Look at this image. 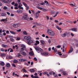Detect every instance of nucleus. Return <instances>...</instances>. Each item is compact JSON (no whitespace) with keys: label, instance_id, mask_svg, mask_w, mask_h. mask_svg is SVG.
<instances>
[{"label":"nucleus","instance_id":"obj_1","mask_svg":"<svg viewBox=\"0 0 78 78\" xmlns=\"http://www.w3.org/2000/svg\"><path fill=\"white\" fill-rule=\"evenodd\" d=\"M24 39L26 40H27V41H28L27 43L28 45H30L31 44V43H33V41H32L31 39V38L29 36H25L24 38ZM30 42L31 43H30Z\"/></svg>","mask_w":78,"mask_h":78},{"label":"nucleus","instance_id":"obj_2","mask_svg":"<svg viewBox=\"0 0 78 78\" xmlns=\"http://www.w3.org/2000/svg\"><path fill=\"white\" fill-rule=\"evenodd\" d=\"M47 33L49 35L51 36H55V32L50 29L48 30Z\"/></svg>","mask_w":78,"mask_h":78},{"label":"nucleus","instance_id":"obj_3","mask_svg":"<svg viewBox=\"0 0 78 78\" xmlns=\"http://www.w3.org/2000/svg\"><path fill=\"white\" fill-rule=\"evenodd\" d=\"M35 49L38 52V53H42L43 52V50H42L41 48H39L38 47L36 46L35 47Z\"/></svg>","mask_w":78,"mask_h":78},{"label":"nucleus","instance_id":"obj_4","mask_svg":"<svg viewBox=\"0 0 78 78\" xmlns=\"http://www.w3.org/2000/svg\"><path fill=\"white\" fill-rule=\"evenodd\" d=\"M23 18L24 19L26 20H28V19H29V17L28 16V15L27 14L24 15L23 16Z\"/></svg>","mask_w":78,"mask_h":78},{"label":"nucleus","instance_id":"obj_5","mask_svg":"<svg viewBox=\"0 0 78 78\" xmlns=\"http://www.w3.org/2000/svg\"><path fill=\"white\" fill-rule=\"evenodd\" d=\"M37 8L38 9H40V10H41L42 11H44V12H45L47 11V9H45L42 8V7H39V6L37 7Z\"/></svg>","mask_w":78,"mask_h":78},{"label":"nucleus","instance_id":"obj_6","mask_svg":"<svg viewBox=\"0 0 78 78\" xmlns=\"http://www.w3.org/2000/svg\"><path fill=\"white\" fill-rule=\"evenodd\" d=\"M23 5H24V6L26 7V8H26L27 10H28V9H29L30 8V7H29V6H28V5L26 4L25 2H23Z\"/></svg>","mask_w":78,"mask_h":78},{"label":"nucleus","instance_id":"obj_7","mask_svg":"<svg viewBox=\"0 0 78 78\" xmlns=\"http://www.w3.org/2000/svg\"><path fill=\"white\" fill-rule=\"evenodd\" d=\"M39 13H41V12H40V11H37L36 13V16H35L36 19H37L39 16Z\"/></svg>","mask_w":78,"mask_h":78},{"label":"nucleus","instance_id":"obj_8","mask_svg":"<svg viewBox=\"0 0 78 78\" xmlns=\"http://www.w3.org/2000/svg\"><path fill=\"white\" fill-rule=\"evenodd\" d=\"M20 53L22 54V55H23V56H27V54L26 53H25V52L23 51V50H21L20 51Z\"/></svg>","mask_w":78,"mask_h":78},{"label":"nucleus","instance_id":"obj_9","mask_svg":"<svg viewBox=\"0 0 78 78\" xmlns=\"http://www.w3.org/2000/svg\"><path fill=\"white\" fill-rule=\"evenodd\" d=\"M16 58H22V55L20 54V53H17V55H16Z\"/></svg>","mask_w":78,"mask_h":78},{"label":"nucleus","instance_id":"obj_10","mask_svg":"<svg viewBox=\"0 0 78 78\" xmlns=\"http://www.w3.org/2000/svg\"><path fill=\"white\" fill-rule=\"evenodd\" d=\"M41 53L42 55H44V56H47V55H48V53L47 52H44L43 53H42L41 52Z\"/></svg>","mask_w":78,"mask_h":78},{"label":"nucleus","instance_id":"obj_11","mask_svg":"<svg viewBox=\"0 0 78 78\" xmlns=\"http://www.w3.org/2000/svg\"><path fill=\"white\" fill-rule=\"evenodd\" d=\"M2 2H4V3H9L11 2L9 1L8 0L7 1L6 0H2Z\"/></svg>","mask_w":78,"mask_h":78},{"label":"nucleus","instance_id":"obj_12","mask_svg":"<svg viewBox=\"0 0 78 78\" xmlns=\"http://www.w3.org/2000/svg\"><path fill=\"white\" fill-rule=\"evenodd\" d=\"M17 12L19 14H20V13H22V12H23V10L20 9H18L17 10Z\"/></svg>","mask_w":78,"mask_h":78},{"label":"nucleus","instance_id":"obj_13","mask_svg":"<svg viewBox=\"0 0 78 78\" xmlns=\"http://www.w3.org/2000/svg\"><path fill=\"white\" fill-rule=\"evenodd\" d=\"M61 36L62 37H65L67 36V32H65L64 34H61Z\"/></svg>","mask_w":78,"mask_h":78},{"label":"nucleus","instance_id":"obj_14","mask_svg":"<svg viewBox=\"0 0 78 78\" xmlns=\"http://www.w3.org/2000/svg\"><path fill=\"white\" fill-rule=\"evenodd\" d=\"M29 54L30 56H33L34 55V52H33V51H31L29 52Z\"/></svg>","mask_w":78,"mask_h":78},{"label":"nucleus","instance_id":"obj_15","mask_svg":"<svg viewBox=\"0 0 78 78\" xmlns=\"http://www.w3.org/2000/svg\"><path fill=\"white\" fill-rule=\"evenodd\" d=\"M72 31H75V32H76L77 31V28H74L71 29Z\"/></svg>","mask_w":78,"mask_h":78},{"label":"nucleus","instance_id":"obj_16","mask_svg":"<svg viewBox=\"0 0 78 78\" xmlns=\"http://www.w3.org/2000/svg\"><path fill=\"white\" fill-rule=\"evenodd\" d=\"M73 48H72V47H71L70 48V50L68 53H72V51H73Z\"/></svg>","mask_w":78,"mask_h":78},{"label":"nucleus","instance_id":"obj_17","mask_svg":"<svg viewBox=\"0 0 78 78\" xmlns=\"http://www.w3.org/2000/svg\"><path fill=\"white\" fill-rule=\"evenodd\" d=\"M13 27H14V28H17L18 27V24H14L13 25Z\"/></svg>","mask_w":78,"mask_h":78},{"label":"nucleus","instance_id":"obj_18","mask_svg":"<svg viewBox=\"0 0 78 78\" xmlns=\"http://www.w3.org/2000/svg\"><path fill=\"white\" fill-rule=\"evenodd\" d=\"M31 77H32V78H40L38 76H34V75H31Z\"/></svg>","mask_w":78,"mask_h":78},{"label":"nucleus","instance_id":"obj_19","mask_svg":"<svg viewBox=\"0 0 78 78\" xmlns=\"http://www.w3.org/2000/svg\"><path fill=\"white\" fill-rule=\"evenodd\" d=\"M1 22H7V21H8V20H7V19H3L1 20Z\"/></svg>","mask_w":78,"mask_h":78},{"label":"nucleus","instance_id":"obj_20","mask_svg":"<svg viewBox=\"0 0 78 78\" xmlns=\"http://www.w3.org/2000/svg\"><path fill=\"white\" fill-rule=\"evenodd\" d=\"M2 47H4V48H8V46L5 45L4 44H2Z\"/></svg>","mask_w":78,"mask_h":78},{"label":"nucleus","instance_id":"obj_21","mask_svg":"<svg viewBox=\"0 0 78 78\" xmlns=\"http://www.w3.org/2000/svg\"><path fill=\"white\" fill-rule=\"evenodd\" d=\"M19 61H20V62H24V61H25L26 60L25 59H23V58L20 59H19Z\"/></svg>","mask_w":78,"mask_h":78},{"label":"nucleus","instance_id":"obj_22","mask_svg":"<svg viewBox=\"0 0 78 78\" xmlns=\"http://www.w3.org/2000/svg\"><path fill=\"white\" fill-rule=\"evenodd\" d=\"M40 42L43 45H44L45 44V41L43 40H41Z\"/></svg>","mask_w":78,"mask_h":78},{"label":"nucleus","instance_id":"obj_23","mask_svg":"<svg viewBox=\"0 0 78 78\" xmlns=\"http://www.w3.org/2000/svg\"><path fill=\"white\" fill-rule=\"evenodd\" d=\"M10 64L9 63H7L6 64V66L7 67H8V68L10 67Z\"/></svg>","mask_w":78,"mask_h":78},{"label":"nucleus","instance_id":"obj_24","mask_svg":"<svg viewBox=\"0 0 78 78\" xmlns=\"http://www.w3.org/2000/svg\"><path fill=\"white\" fill-rule=\"evenodd\" d=\"M20 5H19L18 6V8H19V9H23V7H21Z\"/></svg>","mask_w":78,"mask_h":78},{"label":"nucleus","instance_id":"obj_25","mask_svg":"<svg viewBox=\"0 0 78 78\" xmlns=\"http://www.w3.org/2000/svg\"><path fill=\"white\" fill-rule=\"evenodd\" d=\"M10 32L11 34H16V32L13 31H10Z\"/></svg>","mask_w":78,"mask_h":78},{"label":"nucleus","instance_id":"obj_26","mask_svg":"<svg viewBox=\"0 0 78 78\" xmlns=\"http://www.w3.org/2000/svg\"><path fill=\"white\" fill-rule=\"evenodd\" d=\"M30 72H35V70H34V69H31L30 70Z\"/></svg>","mask_w":78,"mask_h":78},{"label":"nucleus","instance_id":"obj_27","mask_svg":"<svg viewBox=\"0 0 78 78\" xmlns=\"http://www.w3.org/2000/svg\"><path fill=\"white\" fill-rule=\"evenodd\" d=\"M9 40L11 41V42H15V40L13 38H10Z\"/></svg>","mask_w":78,"mask_h":78},{"label":"nucleus","instance_id":"obj_28","mask_svg":"<svg viewBox=\"0 0 78 78\" xmlns=\"http://www.w3.org/2000/svg\"><path fill=\"white\" fill-rule=\"evenodd\" d=\"M0 64L1 66H4L5 65V63H4L3 62H1L0 63Z\"/></svg>","mask_w":78,"mask_h":78},{"label":"nucleus","instance_id":"obj_29","mask_svg":"<svg viewBox=\"0 0 78 78\" xmlns=\"http://www.w3.org/2000/svg\"><path fill=\"white\" fill-rule=\"evenodd\" d=\"M8 58L10 59H13V57L11 55H9Z\"/></svg>","mask_w":78,"mask_h":78},{"label":"nucleus","instance_id":"obj_30","mask_svg":"<svg viewBox=\"0 0 78 78\" xmlns=\"http://www.w3.org/2000/svg\"><path fill=\"white\" fill-rule=\"evenodd\" d=\"M17 62H18V61L17 60L15 59L13 61V63L16 64V63H17Z\"/></svg>","mask_w":78,"mask_h":78},{"label":"nucleus","instance_id":"obj_31","mask_svg":"<svg viewBox=\"0 0 78 78\" xmlns=\"http://www.w3.org/2000/svg\"><path fill=\"white\" fill-rule=\"evenodd\" d=\"M6 16V14L5 13H2L1 14L2 16Z\"/></svg>","mask_w":78,"mask_h":78},{"label":"nucleus","instance_id":"obj_32","mask_svg":"<svg viewBox=\"0 0 78 78\" xmlns=\"http://www.w3.org/2000/svg\"><path fill=\"white\" fill-rule=\"evenodd\" d=\"M21 47H23V48H26V46L24 44H23L21 45Z\"/></svg>","mask_w":78,"mask_h":78},{"label":"nucleus","instance_id":"obj_33","mask_svg":"<svg viewBox=\"0 0 78 78\" xmlns=\"http://www.w3.org/2000/svg\"><path fill=\"white\" fill-rule=\"evenodd\" d=\"M22 70L23 71H24V72H25V73H27V71H26V69H25L23 68Z\"/></svg>","mask_w":78,"mask_h":78},{"label":"nucleus","instance_id":"obj_34","mask_svg":"<svg viewBox=\"0 0 78 78\" xmlns=\"http://www.w3.org/2000/svg\"><path fill=\"white\" fill-rule=\"evenodd\" d=\"M63 75H64L65 76H66V75H67V73H66V72H64L63 73Z\"/></svg>","mask_w":78,"mask_h":78},{"label":"nucleus","instance_id":"obj_35","mask_svg":"<svg viewBox=\"0 0 78 78\" xmlns=\"http://www.w3.org/2000/svg\"><path fill=\"white\" fill-rule=\"evenodd\" d=\"M23 34H25L26 35H27V34H28L27 33V31H26L23 32Z\"/></svg>","mask_w":78,"mask_h":78},{"label":"nucleus","instance_id":"obj_36","mask_svg":"<svg viewBox=\"0 0 78 78\" xmlns=\"http://www.w3.org/2000/svg\"><path fill=\"white\" fill-rule=\"evenodd\" d=\"M39 5H45V3L44 2L40 3Z\"/></svg>","mask_w":78,"mask_h":78},{"label":"nucleus","instance_id":"obj_37","mask_svg":"<svg viewBox=\"0 0 78 78\" xmlns=\"http://www.w3.org/2000/svg\"><path fill=\"white\" fill-rule=\"evenodd\" d=\"M44 3H46V5H48V2L46 1H44Z\"/></svg>","mask_w":78,"mask_h":78},{"label":"nucleus","instance_id":"obj_38","mask_svg":"<svg viewBox=\"0 0 78 78\" xmlns=\"http://www.w3.org/2000/svg\"><path fill=\"white\" fill-rule=\"evenodd\" d=\"M58 54L59 56H62V54L61 53V52H58Z\"/></svg>","mask_w":78,"mask_h":78},{"label":"nucleus","instance_id":"obj_39","mask_svg":"<svg viewBox=\"0 0 78 78\" xmlns=\"http://www.w3.org/2000/svg\"><path fill=\"white\" fill-rule=\"evenodd\" d=\"M3 9H5V10H6V9H8V8L7 7L5 6L3 8Z\"/></svg>","mask_w":78,"mask_h":78},{"label":"nucleus","instance_id":"obj_40","mask_svg":"<svg viewBox=\"0 0 78 78\" xmlns=\"http://www.w3.org/2000/svg\"><path fill=\"white\" fill-rule=\"evenodd\" d=\"M36 43H37V44H39V43H40V42H39V41H37V40L36 41Z\"/></svg>","mask_w":78,"mask_h":78},{"label":"nucleus","instance_id":"obj_41","mask_svg":"<svg viewBox=\"0 0 78 78\" xmlns=\"http://www.w3.org/2000/svg\"><path fill=\"white\" fill-rule=\"evenodd\" d=\"M12 66L14 67H16V65L14 63L12 64Z\"/></svg>","mask_w":78,"mask_h":78},{"label":"nucleus","instance_id":"obj_42","mask_svg":"<svg viewBox=\"0 0 78 78\" xmlns=\"http://www.w3.org/2000/svg\"><path fill=\"white\" fill-rule=\"evenodd\" d=\"M69 5H70V6H73H73H74V5L73 4H69Z\"/></svg>","mask_w":78,"mask_h":78},{"label":"nucleus","instance_id":"obj_43","mask_svg":"<svg viewBox=\"0 0 78 78\" xmlns=\"http://www.w3.org/2000/svg\"><path fill=\"white\" fill-rule=\"evenodd\" d=\"M34 60L35 61H37V59L36 57L34 58Z\"/></svg>","mask_w":78,"mask_h":78},{"label":"nucleus","instance_id":"obj_44","mask_svg":"<svg viewBox=\"0 0 78 78\" xmlns=\"http://www.w3.org/2000/svg\"><path fill=\"white\" fill-rule=\"evenodd\" d=\"M1 51H5V49L3 48H2L1 49Z\"/></svg>","mask_w":78,"mask_h":78},{"label":"nucleus","instance_id":"obj_45","mask_svg":"<svg viewBox=\"0 0 78 78\" xmlns=\"http://www.w3.org/2000/svg\"><path fill=\"white\" fill-rule=\"evenodd\" d=\"M70 32H68L67 34V36H70Z\"/></svg>","mask_w":78,"mask_h":78},{"label":"nucleus","instance_id":"obj_46","mask_svg":"<svg viewBox=\"0 0 78 78\" xmlns=\"http://www.w3.org/2000/svg\"><path fill=\"white\" fill-rule=\"evenodd\" d=\"M5 55H6V54L5 53H3L2 54V56H5Z\"/></svg>","mask_w":78,"mask_h":78},{"label":"nucleus","instance_id":"obj_47","mask_svg":"<svg viewBox=\"0 0 78 78\" xmlns=\"http://www.w3.org/2000/svg\"><path fill=\"white\" fill-rule=\"evenodd\" d=\"M20 39V38L19 37H18L16 38V40H17V41H19Z\"/></svg>","mask_w":78,"mask_h":78},{"label":"nucleus","instance_id":"obj_48","mask_svg":"<svg viewBox=\"0 0 78 78\" xmlns=\"http://www.w3.org/2000/svg\"><path fill=\"white\" fill-rule=\"evenodd\" d=\"M9 38H10V39H12L11 38H12V37H13V36L9 35Z\"/></svg>","mask_w":78,"mask_h":78},{"label":"nucleus","instance_id":"obj_49","mask_svg":"<svg viewBox=\"0 0 78 78\" xmlns=\"http://www.w3.org/2000/svg\"><path fill=\"white\" fill-rule=\"evenodd\" d=\"M51 40L50 39H49L48 41V42L49 43V44L51 43Z\"/></svg>","mask_w":78,"mask_h":78},{"label":"nucleus","instance_id":"obj_50","mask_svg":"<svg viewBox=\"0 0 78 78\" xmlns=\"http://www.w3.org/2000/svg\"><path fill=\"white\" fill-rule=\"evenodd\" d=\"M57 48H61V46L60 45H59L57 46Z\"/></svg>","mask_w":78,"mask_h":78},{"label":"nucleus","instance_id":"obj_51","mask_svg":"<svg viewBox=\"0 0 78 78\" xmlns=\"http://www.w3.org/2000/svg\"><path fill=\"white\" fill-rule=\"evenodd\" d=\"M59 72H63V69H60L59 71Z\"/></svg>","mask_w":78,"mask_h":78},{"label":"nucleus","instance_id":"obj_52","mask_svg":"<svg viewBox=\"0 0 78 78\" xmlns=\"http://www.w3.org/2000/svg\"><path fill=\"white\" fill-rule=\"evenodd\" d=\"M6 34H9V31L7 30L6 32Z\"/></svg>","mask_w":78,"mask_h":78},{"label":"nucleus","instance_id":"obj_53","mask_svg":"<svg viewBox=\"0 0 78 78\" xmlns=\"http://www.w3.org/2000/svg\"><path fill=\"white\" fill-rule=\"evenodd\" d=\"M49 75H53V73L51 72H50L49 73Z\"/></svg>","mask_w":78,"mask_h":78},{"label":"nucleus","instance_id":"obj_54","mask_svg":"<svg viewBox=\"0 0 78 78\" xmlns=\"http://www.w3.org/2000/svg\"><path fill=\"white\" fill-rule=\"evenodd\" d=\"M54 51L55 52H57V51H58L57 50H56V49H55L54 50Z\"/></svg>","mask_w":78,"mask_h":78},{"label":"nucleus","instance_id":"obj_55","mask_svg":"<svg viewBox=\"0 0 78 78\" xmlns=\"http://www.w3.org/2000/svg\"><path fill=\"white\" fill-rule=\"evenodd\" d=\"M10 52H13V50L12 49H10Z\"/></svg>","mask_w":78,"mask_h":78},{"label":"nucleus","instance_id":"obj_56","mask_svg":"<svg viewBox=\"0 0 78 78\" xmlns=\"http://www.w3.org/2000/svg\"><path fill=\"white\" fill-rule=\"evenodd\" d=\"M30 20H33V19L31 17H30Z\"/></svg>","mask_w":78,"mask_h":78},{"label":"nucleus","instance_id":"obj_57","mask_svg":"<svg viewBox=\"0 0 78 78\" xmlns=\"http://www.w3.org/2000/svg\"><path fill=\"white\" fill-rule=\"evenodd\" d=\"M14 16V14H11L10 15V16H11L12 17H13V16Z\"/></svg>","mask_w":78,"mask_h":78},{"label":"nucleus","instance_id":"obj_58","mask_svg":"<svg viewBox=\"0 0 78 78\" xmlns=\"http://www.w3.org/2000/svg\"><path fill=\"white\" fill-rule=\"evenodd\" d=\"M7 14L8 15H10V13L8 12H7Z\"/></svg>","mask_w":78,"mask_h":78},{"label":"nucleus","instance_id":"obj_59","mask_svg":"<svg viewBox=\"0 0 78 78\" xmlns=\"http://www.w3.org/2000/svg\"><path fill=\"white\" fill-rule=\"evenodd\" d=\"M17 31L18 32H20V31H21V29H19L18 30H17Z\"/></svg>","mask_w":78,"mask_h":78},{"label":"nucleus","instance_id":"obj_60","mask_svg":"<svg viewBox=\"0 0 78 78\" xmlns=\"http://www.w3.org/2000/svg\"><path fill=\"white\" fill-rule=\"evenodd\" d=\"M55 23H58V21L57 20H55Z\"/></svg>","mask_w":78,"mask_h":78},{"label":"nucleus","instance_id":"obj_61","mask_svg":"<svg viewBox=\"0 0 78 78\" xmlns=\"http://www.w3.org/2000/svg\"><path fill=\"white\" fill-rule=\"evenodd\" d=\"M12 5H14V4H15V2H13L12 3Z\"/></svg>","mask_w":78,"mask_h":78},{"label":"nucleus","instance_id":"obj_62","mask_svg":"<svg viewBox=\"0 0 78 78\" xmlns=\"http://www.w3.org/2000/svg\"><path fill=\"white\" fill-rule=\"evenodd\" d=\"M46 17L47 20H48L49 19V17L48 16H46Z\"/></svg>","mask_w":78,"mask_h":78},{"label":"nucleus","instance_id":"obj_63","mask_svg":"<svg viewBox=\"0 0 78 78\" xmlns=\"http://www.w3.org/2000/svg\"><path fill=\"white\" fill-rule=\"evenodd\" d=\"M18 4H15L14 6H17V5Z\"/></svg>","mask_w":78,"mask_h":78},{"label":"nucleus","instance_id":"obj_64","mask_svg":"<svg viewBox=\"0 0 78 78\" xmlns=\"http://www.w3.org/2000/svg\"><path fill=\"white\" fill-rule=\"evenodd\" d=\"M15 9H18V8L17 7H15Z\"/></svg>","mask_w":78,"mask_h":78}]
</instances>
